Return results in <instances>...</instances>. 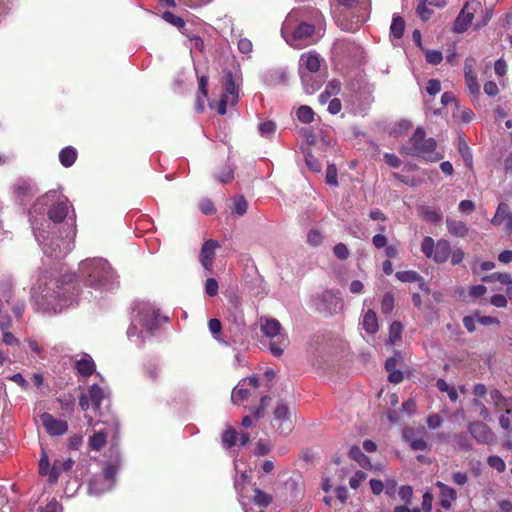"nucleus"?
I'll return each mask as SVG.
<instances>
[{"label":"nucleus","mask_w":512,"mask_h":512,"mask_svg":"<svg viewBox=\"0 0 512 512\" xmlns=\"http://www.w3.org/2000/svg\"><path fill=\"white\" fill-rule=\"evenodd\" d=\"M70 205L67 198L50 191L37 199L29 211L33 234L45 255L65 257L74 248V223L59 224L67 217Z\"/></svg>","instance_id":"obj_1"},{"label":"nucleus","mask_w":512,"mask_h":512,"mask_svg":"<svg viewBox=\"0 0 512 512\" xmlns=\"http://www.w3.org/2000/svg\"><path fill=\"white\" fill-rule=\"evenodd\" d=\"M119 467L118 457L115 461L106 463L103 472L90 480L88 485L89 494L99 496L110 491L115 485V475Z\"/></svg>","instance_id":"obj_8"},{"label":"nucleus","mask_w":512,"mask_h":512,"mask_svg":"<svg viewBox=\"0 0 512 512\" xmlns=\"http://www.w3.org/2000/svg\"><path fill=\"white\" fill-rule=\"evenodd\" d=\"M338 173H337V168L335 165L333 164H330L327 166V169H326V176H325V180H326V183L330 186H338Z\"/></svg>","instance_id":"obj_48"},{"label":"nucleus","mask_w":512,"mask_h":512,"mask_svg":"<svg viewBox=\"0 0 512 512\" xmlns=\"http://www.w3.org/2000/svg\"><path fill=\"white\" fill-rule=\"evenodd\" d=\"M474 11L475 9H470L469 3L465 4L454 22L453 31L455 33L461 34L467 31L472 23Z\"/></svg>","instance_id":"obj_17"},{"label":"nucleus","mask_w":512,"mask_h":512,"mask_svg":"<svg viewBox=\"0 0 512 512\" xmlns=\"http://www.w3.org/2000/svg\"><path fill=\"white\" fill-rule=\"evenodd\" d=\"M402 325L400 322L394 321L389 327V341L394 344L401 337Z\"/></svg>","instance_id":"obj_51"},{"label":"nucleus","mask_w":512,"mask_h":512,"mask_svg":"<svg viewBox=\"0 0 512 512\" xmlns=\"http://www.w3.org/2000/svg\"><path fill=\"white\" fill-rule=\"evenodd\" d=\"M435 486L439 489L441 507L446 510L450 509L452 507V503L457 499L456 490L441 481H437Z\"/></svg>","instance_id":"obj_18"},{"label":"nucleus","mask_w":512,"mask_h":512,"mask_svg":"<svg viewBox=\"0 0 512 512\" xmlns=\"http://www.w3.org/2000/svg\"><path fill=\"white\" fill-rule=\"evenodd\" d=\"M274 418L278 422L279 430L282 434H288L292 431L291 412L286 403H278L274 411Z\"/></svg>","instance_id":"obj_13"},{"label":"nucleus","mask_w":512,"mask_h":512,"mask_svg":"<svg viewBox=\"0 0 512 512\" xmlns=\"http://www.w3.org/2000/svg\"><path fill=\"white\" fill-rule=\"evenodd\" d=\"M323 241V235L317 230H311L307 235V242L312 246H319Z\"/></svg>","instance_id":"obj_62"},{"label":"nucleus","mask_w":512,"mask_h":512,"mask_svg":"<svg viewBox=\"0 0 512 512\" xmlns=\"http://www.w3.org/2000/svg\"><path fill=\"white\" fill-rule=\"evenodd\" d=\"M365 479H366V474L363 471H357L350 478L349 485L352 489H357Z\"/></svg>","instance_id":"obj_63"},{"label":"nucleus","mask_w":512,"mask_h":512,"mask_svg":"<svg viewBox=\"0 0 512 512\" xmlns=\"http://www.w3.org/2000/svg\"><path fill=\"white\" fill-rule=\"evenodd\" d=\"M236 41H237V48L240 53L249 54L252 52L253 45H252V42L248 38H242V37L238 36L236 38Z\"/></svg>","instance_id":"obj_54"},{"label":"nucleus","mask_w":512,"mask_h":512,"mask_svg":"<svg viewBox=\"0 0 512 512\" xmlns=\"http://www.w3.org/2000/svg\"><path fill=\"white\" fill-rule=\"evenodd\" d=\"M162 18L170 25L178 28L183 35H189V29L186 27V22L182 17H179L170 11H165L162 14Z\"/></svg>","instance_id":"obj_27"},{"label":"nucleus","mask_w":512,"mask_h":512,"mask_svg":"<svg viewBox=\"0 0 512 512\" xmlns=\"http://www.w3.org/2000/svg\"><path fill=\"white\" fill-rule=\"evenodd\" d=\"M205 292L208 296L213 297L218 293V283L214 278H208L205 282Z\"/></svg>","instance_id":"obj_61"},{"label":"nucleus","mask_w":512,"mask_h":512,"mask_svg":"<svg viewBox=\"0 0 512 512\" xmlns=\"http://www.w3.org/2000/svg\"><path fill=\"white\" fill-rule=\"evenodd\" d=\"M67 289L58 281H51L37 298L39 307L44 312L60 313L73 304L74 299L66 295Z\"/></svg>","instance_id":"obj_6"},{"label":"nucleus","mask_w":512,"mask_h":512,"mask_svg":"<svg viewBox=\"0 0 512 512\" xmlns=\"http://www.w3.org/2000/svg\"><path fill=\"white\" fill-rule=\"evenodd\" d=\"M75 368L81 376L87 377L94 373L96 366L92 357L83 353L80 359L76 360Z\"/></svg>","instance_id":"obj_23"},{"label":"nucleus","mask_w":512,"mask_h":512,"mask_svg":"<svg viewBox=\"0 0 512 512\" xmlns=\"http://www.w3.org/2000/svg\"><path fill=\"white\" fill-rule=\"evenodd\" d=\"M487 463L491 468L495 469L499 473L504 472L506 469V464L504 460L496 455L489 456L487 459Z\"/></svg>","instance_id":"obj_50"},{"label":"nucleus","mask_w":512,"mask_h":512,"mask_svg":"<svg viewBox=\"0 0 512 512\" xmlns=\"http://www.w3.org/2000/svg\"><path fill=\"white\" fill-rule=\"evenodd\" d=\"M362 327L369 334H375L378 329V320L376 313L373 310H368L362 319Z\"/></svg>","instance_id":"obj_28"},{"label":"nucleus","mask_w":512,"mask_h":512,"mask_svg":"<svg viewBox=\"0 0 512 512\" xmlns=\"http://www.w3.org/2000/svg\"><path fill=\"white\" fill-rule=\"evenodd\" d=\"M396 278L404 283L420 282L423 283V277L416 271L406 270L396 272Z\"/></svg>","instance_id":"obj_30"},{"label":"nucleus","mask_w":512,"mask_h":512,"mask_svg":"<svg viewBox=\"0 0 512 512\" xmlns=\"http://www.w3.org/2000/svg\"><path fill=\"white\" fill-rule=\"evenodd\" d=\"M304 158H305L306 166L308 167L309 170L316 172V173L321 171V168H322L321 163L319 162V160L316 157H314V155L310 151H306L304 153Z\"/></svg>","instance_id":"obj_43"},{"label":"nucleus","mask_w":512,"mask_h":512,"mask_svg":"<svg viewBox=\"0 0 512 512\" xmlns=\"http://www.w3.org/2000/svg\"><path fill=\"white\" fill-rule=\"evenodd\" d=\"M458 150H459V153L461 154L465 164L471 168L472 167V153H471L468 145L464 141H462L459 143Z\"/></svg>","instance_id":"obj_53"},{"label":"nucleus","mask_w":512,"mask_h":512,"mask_svg":"<svg viewBox=\"0 0 512 512\" xmlns=\"http://www.w3.org/2000/svg\"><path fill=\"white\" fill-rule=\"evenodd\" d=\"M219 246L215 240H207L200 251V262L204 269L210 270L215 255V250Z\"/></svg>","instance_id":"obj_20"},{"label":"nucleus","mask_w":512,"mask_h":512,"mask_svg":"<svg viewBox=\"0 0 512 512\" xmlns=\"http://www.w3.org/2000/svg\"><path fill=\"white\" fill-rule=\"evenodd\" d=\"M109 392L100 386L93 384L88 389V396L92 403L94 410H98L103 400L108 396Z\"/></svg>","instance_id":"obj_24"},{"label":"nucleus","mask_w":512,"mask_h":512,"mask_svg":"<svg viewBox=\"0 0 512 512\" xmlns=\"http://www.w3.org/2000/svg\"><path fill=\"white\" fill-rule=\"evenodd\" d=\"M208 327H209V331L212 334V336L214 337V339L221 342L220 337H219V334L222 329L221 322L216 318L210 319L208 322Z\"/></svg>","instance_id":"obj_55"},{"label":"nucleus","mask_w":512,"mask_h":512,"mask_svg":"<svg viewBox=\"0 0 512 512\" xmlns=\"http://www.w3.org/2000/svg\"><path fill=\"white\" fill-rule=\"evenodd\" d=\"M77 159V150L72 146L63 148L59 153V161L64 167L72 166Z\"/></svg>","instance_id":"obj_29"},{"label":"nucleus","mask_w":512,"mask_h":512,"mask_svg":"<svg viewBox=\"0 0 512 512\" xmlns=\"http://www.w3.org/2000/svg\"><path fill=\"white\" fill-rule=\"evenodd\" d=\"M313 306L317 312L324 316H333L343 308L342 298L339 292L325 290L312 298Z\"/></svg>","instance_id":"obj_9"},{"label":"nucleus","mask_w":512,"mask_h":512,"mask_svg":"<svg viewBox=\"0 0 512 512\" xmlns=\"http://www.w3.org/2000/svg\"><path fill=\"white\" fill-rule=\"evenodd\" d=\"M221 97L230 100V105H235L239 98V89L235 84L233 74L231 71L225 73L224 77V92Z\"/></svg>","instance_id":"obj_19"},{"label":"nucleus","mask_w":512,"mask_h":512,"mask_svg":"<svg viewBox=\"0 0 512 512\" xmlns=\"http://www.w3.org/2000/svg\"><path fill=\"white\" fill-rule=\"evenodd\" d=\"M394 308V297L391 293L384 294L381 301V311L383 314L388 315Z\"/></svg>","instance_id":"obj_49"},{"label":"nucleus","mask_w":512,"mask_h":512,"mask_svg":"<svg viewBox=\"0 0 512 512\" xmlns=\"http://www.w3.org/2000/svg\"><path fill=\"white\" fill-rule=\"evenodd\" d=\"M398 495L405 504L409 505L413 496V488L409 485L401 486L398 490Z\"/></svg>","instance_id":"obj_56"},{"label":"nucleus","mask_w":512,"mask_h":512,"mask_svg":"<svg viewBox=\"0 0 512 512\" xmlns=\"http://www.w3.org/2000/svg\"><path fill=\"white\" fill-rule=\"evenodd\" d=\"M158 326V309L149 302L136 301L132 307L130 324L126 332L128 339L140 346L153 335Z\"/></svg>","instance_id":"obj_4"},{"label":"nucleus","mask_w":512,"mask_h":512,"mask_svg":"<svg viewBox=\"0 0 512 512\" xmlns=\"http://www.w3.org/2000/svg\"><path fill=\"white\" fill-rule=\"evenodd\" d=\"M405 30V22L400 16H394L391 26H390V33L395 38H401L404 34Z\"/></svg>","instance_id":"obj_37"},{"label":"nucleus","mask_w":512,"mask_h":512,"mask_svg":"<svg viewBox=\"0 0 512 512\" xmlns=\"http://www.w3.org/2000/svg\"><path fill=\"white\" fill-rule=\"evenodd\" d=\"M207 84H208V78L206 76H201L199 79V91L197 96V110L202 111L203 110V99L207 97L208 91H207Z\"/></svg>","instance_id":"obj_36"},{"label":"nucleus","mask_w":512,"mask_h":512,"mask_svg":"<svg viewBox=\"0 0 512 512\" xmlns=\"http://www.w3.org/2000/svg\"><path fill=\"white\" fill-rule=\"evenodd\" d=\"M40 420L46 432L51 436L64 435L68 430V424L66 421L56 419L47 412L40 415Z\"/></svg>","instance_id":"obj_11"},{"label":"nucleus","mask_w":512,"mask_h":512,"mask_svg":"<svg viewBox=\"0 0 512 512\" xmlns=\"http://www.w3.org/2000/svg\"><path fill=\"white\" fill-rule=\"evenodd\" d=\"M333 252L335 256L341 260L347 259L350 254L347 246L343 243L336 244L333 248Z\"/></svg>","instance_id":"obj_60"},{"label":"nucleus","mask_w":512,"mask_h":512,"mask_svg":"<svg viewBox=\"0 0 512 512\" xmlns=\"http://www.w3.org/2000/svg\"><path fill=\"white\" fill-rule=\"evenodd\" d=\"M234 175V171L230 166H225L221 169V171L217 174V178L220 182L226 183L229 182Z\"/></svg>","instance_id":"obj_59"},{"label":"nucleus","mask_w":512,"mask_h":512,"mask_svg":"<svg viewBox=\"0 0 512 512\" xmlns=\"http://www.w3.org/2000/svg\"><path fill=\"white\" fill-rule=\"evenodd\" d=\"M322 61L323 59L315 51H309L302 54L299 60V73L301 74V70L311 74L317 73Z\"/></svg>","instance_id":"obj_16"},{"label":"nucleus","mask_w":512,"mask_h":512,"mask_svg":"<svg viewBox=\"0 0 512 512\" xmlns=\"http://www.w3.org/2000/svg\"><path fill=\"white\" fill-rule=\"evenodd\" d=\"M254 502L262 507H267L272 503V496L267 494L266 492L255 488Z\"/></svg>","instance_id":"obj_44"},{"label":"nucleus","mask_w":512,"mask_h":512,"mask_svg":"<svg viewBox=\"0 0 512 512\" xmlns=\"http://www.w3.org/2000/svg\"><path fill=\"white\" fill-rule=\"evenodd\" d=\"M437 143L434 138H426L425 131L418 127L412 137L402 145L400 153L407 156L420 157L426 161L436 162L443 158V155L436 152Z\"/></svg>","instance_id":"obj_5"},{"label":"nucleus","mask_w":512,"mask_h":512,"mask_svg":"<svg viewBox=\"0 0 512 512\" xmlns=\"http://www.w3.org/2000/svg\"><path fill=\"white\" fill-rule=\"evenodd\" d=\"M349 456L364 468L370 465L369 458L362 452L359 446L354 445L350 447Z\"/></svg>","instance_id":"obj_31"},{"label":"nucleus","mask_w":512,"mask_h":512,"mask_svg":"<svg viewBox=\"0 0 512 512\" xmlns=\"http://www.w3.org/2000/svg\"><path fill=\"white\" fill-rule=\"evenodd\" d=\"M79 277L86 288L93 291H82L79 300L91 301L99 298L104 292L112 291L118 285L117 276L111 265L104 258H90L80 262Z\"/></svg>","instance_id":"obj_3"},{"label":"nucleus","mask_w":512,"mask_h":512,"mask_svg":"<svg viewBox=\"0 0 512 512\" xmlns=\"http://www.w3.org/2000/svg\"><path fill=\"white\" fill-rule=\"evenodd\" d=\"M453 442L456 447L463 451H469L472 448L469 437L465 433H457L453 437Z\"/></svg>","instance_id":"obj_40"},{"label":"nucleus","mask_w":512,"mask_h":512,"mask_svg":"<svg viewBox=\"0 0 512 512\" xmlns=\"http://www.w3.org/2000/svg\"><path fill=\"white\" fill-rule=\"evenodd\" d=\"M297 118L304 124H309L314 120V111L310 106L302 105L296 111Z\"/></svg>","instance_id":"obj_35"},{"label":"nucleus","mask_w":512,"mask_h":512,"mask_svg":"<svg viewBox=\"0 0 512 512\" xmlns=\"http://www.w3.org/2000/svg\"><path fill=\"white\" fill-rule=\"evenodd\" d=\"M248 208V203L242 195L233 199L232 213L237 216H243Z\"/></svg>","instance_id":"obj_38"},{"label":"nucleus","mask_w":512,"mask_h":512,"mask_svg":"<svg viewBox=\"0 0 512 512\" xmlns=\"http://www.w3.org/2000/svg\"><path fill=\"white\" fill-rule=\"evenodd\" d=\"M405 440L410 444L411 449L414 451H424L427 448V442L422 437H415L409 433H404Z\"/></svg>","instance_id":"obj_34"},{"label":"nucleus","mask_w":512,"mask_h":512,"mask_svg":"<svg viewBox=\"0 0 512 512\" xmlns=\"http://www.w3.org/2000/svg\"><path fill=\"white\" fill-rule=\"evenodd\" d=\"M73 465L74 461L71 458L56 459L49 473V481L51 483H56L58 481L59 476L63 472L71 470Z\"/></svg>","instance_id":"obj_22"},{"label":"nucleus","mask_w":512,"mask_h":512,"mask_svg":"<svg viewBox=\"0 0 512 512\" xmlns=\"http://www.w3.org/2000/svg\"><path fill=\"white\" fill-rule=\"evenodd\" d=\"M144 375L148 380L156 382L159 380L161 375L160 365L156 362L147 363L144 367Z\"/></svg>","instance_id":"obj_32"},{"label":"nucleus","mask_w":512,"mask_h":512,"mask_svg":"<svg viewBox=\"0 0 512 512\" xmlns=\"http://www.w3.org/2000/svg\"><path fill=\"white\" fill-rule=\"evenodd\" d=\"M421 215L426 221L431 223H438L442 220L441 213L430 207H423L421 209Z\"/></svg>","instance_id":"obj_42"},{"label":"nucleus","mask_w":512,"mask_h":512,"mask_svg":"<svg viewBox=\"0 0 512 512\" xmlns=\"http://www.w3.org/2000/svg\"><path fill=\"white\" fill-rule=\"evenodd\" d=\"M13 193L15 200L24 204L35 195L36 189L29 181L19 179L13 186Z\"/></svg>","instance_id":"obj_15"},{"label":"nucleus","mask_w":512,"mask_h":512,"mask_svg":"<svg viewBox=\"0 0 512 512\" xmlns=\"http://www.w3.org/2000/svg\"><path fill=\"white\" fill-rule=\"evenodd\" d=\"M421 251L436 263H445L451 254V246L448 240L439 239L437 242L430 236H425L421 243Z\"/></svg>","instance_id":"obj_10"},{"label":"nucleus","mask_w":512,"mask_h":512,"mask_svg":"<svg viewBox=\"0 0 512 512\" xmlns=\"http://www.w3.org/2000/svg\"><path fill=\"white\" fill-rule=\"evenodd\" d=\"M258 131L262 137L269 138L276 131V124L273 121H265L259 124Z\"/></svg>","instance_id":"obj_46"},{"label":"nucleus","mask_w":512,"mask_h":512,"mask_svg":"<svg viewBox=\"0 0 512 512\" xmlns=\"http://www.w3.org/2000/svg\"><path fill=\"white\" fill-rule=\"evenodd\" d=\"M261 332L270 339L269 350L274 357L283 355L284 350L289 346V338L282 331V326L277 319L261 317Z\"/></svg>","instance_id":"obj_7"},{"label":"nucleus","mask_w":512,"mask_h":512,"mask_svg":"<svg viewBox=\"0 0 512 512\" xmlns=\"http://www.w3.org/2000/svg\"><path fill=\"white\" fill-rule=\"evenodd\" d=\"M188 40H189V48L191 50V53H193V51H199V52H203L204 51V48H205V45H204V41L203 39L196 35V34H193L189 31V35H185Z\"/></svg>","instance_id":"obj_41"},{"label":"nucleus","mask_w":512,"mask_h":512,"mask_svg":"<svg viewBox=\"0 0 512 512\" xmlns=\"http://www.w3.org/2000/svg\"><path fill=\"white\" fill-rule=\"evenodd\" d=\"M259 385L258 378L255 376L249 377L248 379H242L237 386L233 389L231 394V401L238 405L245 401L249 394V386L256 389Z\"/></svg>","instance_id":"obj_12"},{"label":"nucleus","mask_w":512,"mask_h":512,"mask_svg":"<svg viewBox=\"0 0 512 512\" xmlns=\"http://www.w3.org/2000/svg\"><path fill=\"white\" fill-rule=\"evenodd\" d=\"M427 4L428 3H418L417 8H416L417 15L423 21H427L433 14V11L427 7Z\"/></svg>","instance_id":"obj_58"},{"label":"nucleus","mask_w":512,"mask_h":512,"mask_svg":"<svg viewBox=\"0 0 512 512\" xmlns=\"http://www.w3.org/2000/svg\"><path fill=\"white\" fill-rule=\"evenodd\" d=\"M510 213L509 206L501 202L497 207L494 217L491 219V223L494 226H500Z\"/></svg>","instance_id":"obj_33"},{"label":"nucleus","mask_w":512,"mask_h":512,"mask_svg":"<svg viewBox=\"0 0 512 512\" xmlns=\"http://www.w3.org/2000/svg\"><path fill=\"white\" fill-rule=\"evenodd\" d=\"M446 227L448 232L455 237L463 238L468 234V227L465 222L452 218L446 219Z\"/></svg>","instance_id":"obj_26"},{"label":"nucleus","mask_w":512,"mask_h":512,"mask_svg":"<svg viewBox=\"0 0 512 512\" xmlns=\"http://www.w3.org/2000/svg\"><path fill=\"white\" fill-rule=\"evenodd\" d=\"M301 80L304 87V90L307 94H313L317 91L323 84L324 80L316 73H309L301 70Z\"/></svg>","instance_id":"obj_21"},{"label":"nucleus","mask_w":512,"mask_h":512,"mask_svg":"<svg viewBox=\"0 0 512 512\" xmlns=\"http://www.w3.org/2000/svg\"><path fill=\"white\" fill-rule=\"evenodd\" d=\"M325 30V18L314 8L292 10L282 25V35L294 48H302L316 43Z\"/></svg>","instance_id":"obj_2"},{"label":"nucleus","mask_w":512,"mask_h":512,"mask_svg":"<svg viewBox=\"0 0 512 512\" xmlns=\"http://www.w3.org/2000/svg\"><path fill=\"white\" fill-rule=\"evenodd\" d=\"M106 442V434L102 431L94 433L90 438V447L94 450H100Z\"/></svg>","instance_id":"obj_47"},{"label":"nucleus","mask_w":512,"mask_h":512,"mask_svg":"<svg viewBox=\"0 0 512 512\" xmlns=\"http://www.w3.org/2000/svg\"><path fill=\"white\" fill-rule=\"evenodd\" d=\"M39 512H62V506L55 499H52L44 507H40Z\"/></svg>","instance_id":"obj_64"},{"label":"nucleus","mask_w":512,"mask_h":512,"mask_svg":"<svg viewBox=\"0 0 512 512\" xmlns=\"http://www.w3.org/2000/svg\"><path fill=\"white\" fill-rule=\"evenodd\" d=\"M436 387L441 392H446L451 401L455 402L458 399V393L453 386H450L444 379H438Z\"/></svg>","instance_id":"obj_39"},{"label":"nucleus","mask_w":512,"mask_h":512,"mask_svg":"<svg viewBox=\"0 0 512 512\" xmlns=\"http://www.w3.org/2000/svg\"><path fill=\"white\" fill-rule=\"evenodd\" d=\"M365 21L366 18L360 15L353 16L350 20L346 17H343L338 19V25L344 31L356 32L358 29H360Z\"/></svg>","instance_id":"obj_25"},{"label":"nucleus","mask_w":512,"mask_h":512,"mask_svg":"<svg viewBox=\"0 0 512 512\" xmlns=\"http://www.w3.org/2000/svg\"><path fill=\"white\" fill-rule=\"evenodd\" d=\"M465 81L470 94H472L473 96H478L480 92V87L478 84L477 75L469 74V76H465Z\"/></svg>","instance_id":"obj_52"},{"label":"nucleus","mask_w":512,"mask_h":512,"mask_svg":"<svg viewBox=\"0 0 512 512\" xmlns=\"http://www.w3.org/2000/svg\"><path fill=\"white\" fill-rule=\"evenodd\" d=\"M425 57L426 61L432 65L439 64L443 59L442 53L439 50H427Z\"/></svg>","instance_id":"obj_57"},{"label":"nucleus","mask_w":512,"mask_h":512,"mask_svg":"<svg viewBox=\"0 0 512 512\" xmlns=\"http://www.w3.org/2000/svg\"><path fill=\"white\" fill-rule=\"evenodd\" d=\"M237 439V432L234 428H227L222 434V442L226 448H231L235 445Z\"/></svg>","instance_id":"obj_45"},{"label":"nucleus","mask_w":512,"mask_h":512,"mask_svg":"<svg viewBox=\"0 0 512 512\" xmlns=\"http://www.w3.org/2000/svg\"><path fill=\"white\" fill-rule=\"evenodd\" d=\"M470 435L480 444H490L494 441L495 435L483 422H473L468 426Z\"/></svg>","instance_id":"obj_14"}]
</instances>
